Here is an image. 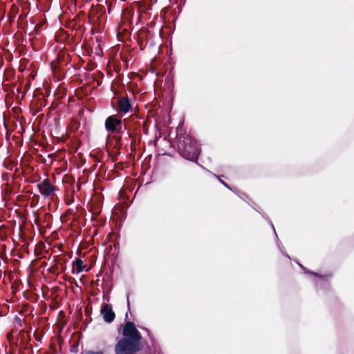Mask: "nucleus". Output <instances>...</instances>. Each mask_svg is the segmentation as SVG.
<instances>
[{
  "label": "nucleus",
  "instance_id": "5",
  "mask_svg": "<svg viewBox=\"0 0 354 354\" xmlns=\"http://www.w3.org/2000/svg\"><path fill=\"white\" fill-rule=\"evenodd\" d=\"M104 127L106 130L111 133H120L123 131L122 122L118 115H112L106 118Z\"/></svg>",
  "mask_w": 354,
  "mask_h": 354
},
{
  "label": "nucleus",
  "instance_id": "8",
  "mask_svg": "<svg viewBox=\"0 0 354 354\" xmlns=\"http://www.w3.org/2000/svg\"><path fill=\"white\" fill-rule=\"evenodd\" d=\"M112 215L113 221L122 222L127 218V212L124 208L118 207L113 209Z\"/></svg>",
  "mask_w": 354,
  "mask_h": 354
},
{
  "label": "nucleus",
  "instance_id": "2",
  "mask_svg": "<svg viewBox=\"0 0 354 354\" xmlns=\"http://www.w3.org/2000/svg\"><path fill=\"white\" fill-rule=\"evenodd\" d=\"M176 141L179 154L188 160L197 162L201 150L196 139L184 133L177 135Z\"/></svg>",
  "mask_w": 354,
  "mask_h": 354
},
{
  "label": "nucleus",
  "instance_id": "3",
  "mask_svg": "<svg viewBox=\"0 0 354 354\" xmlns=\"http://www.w3.org/2000/svg\"><path fill=\"white\" fill-rule=\"evenodd\" d=\"M155 34L147 28H141L138 32V44L140 50H143L146 46L150 47L156 45L154 40Z\"/></svg>",
  "mask_w": 354,
  "mask_h": 354
},
{
  "label": "nucleus",
  "instance_id": "7",
  "mask_svg": "<svg viewBox=\"0 0 354 354\" xmlns=\"http://www.w3.org/2000/svg\"><path fill=\"white\" fill-rule=\"evenodd\" d=\"M131 109V104L127 97H120L118 102V112L125 114Z\"/></svg>",
  "mask_w": 354,
  "mask_h": 354
},
{
  "label": "nucleus",
  "instance_id": "1",
  "mask_svg": "<svg viewBox=\"0 0 354 354\" xmlns=\"http://www.w3.org/2000/svg\"><path fill=\"white\" fill-rule=\"evenodd\" d=\"M122 335L124 338L115 345V354H134L142 349L140 343L142 335L137 330L134 323L128 322L125 324Z\"/></svg>",
  "mask_w": 354,
  "mask_h": 354
},
{
  "label": "nucleus",
  "instance_id": "17",
  "mask_svg": "<svg viewBox=\"0 0 354 354\" xmlns=\"http://www.w3.org/2000/svg\"><path fill=\"white\" fill-rule=\"evenodd\" d=\"M298 265L299 266V267H300L302 270H304L305 271V272H307V271H306V268H305L302 265H301V264H299V263H298Z\"/></svg>",
  "mask_w": 354,
  "mask_h": 354
},
{
  "label": "nucleus",
  "instance_id": "15",
  "mask_svg": "<svg viewBox=\"0 0 354 354\" xmlns=\"http://www.w3.org/2000/svg\"><path fill=\"white\" fill-rule=\"evenodd\" d=\"M73 201H74V199H73V198H71V199H68H68H66V203L67 205H70V204H71L72 203H73Z\"/></svg>",
  "mask_w": 354,
  "mask_h": 354
},
{
  "label": "nucleus",
  "instance_id": "20",
  "mask_svg": "<svg viewBox=\"0 0 354 354\" xmlns=\"http://www.w3.org/2000/svg\"><path fill=\"white\" fill-rule=\"evenodd\" d=\"M80 187H81V185H79L77 186L78 189H80Z\"/></svg>",
  "mask_w": 354,
  "mask_h": 354
},
{
  "label": "nucleus",
  "instance_id": "16",
  "mask_svg": "<svg viewBox=\"0 0 354 354\" xmlns=\"http://www.w3.org/2000/svg\"><path fill=\"white\" fill-rule=\"evenodd\" d=\"M17 93H21L22 92V88L21 86H18L16 89Z\"/></svg>",
  "mask_w": 354,
  "mask_h": 354
},
{
  "label": "nucleus",
  "instance_id": "14",
  "mask_svg": "<svg viewBox=\"0 0 354 354\" xmlns=\"http://www.w3.org/2000/svg\"><path fill=\"white\" fill-rule=\"evenodd\" d=\"M27 15H28V14H27V13H25V14H21V15H19V20H22V19H24L26 18Z\"/></svg>",
  "mask_w": 354,
  "mask_h": 354
},
{
  "label": "nucleus",
  "instance_id": "10",
  "mask_svg": "<svg viewBox=\"0 0 354 354\" xmlns=\"http://www.w3.org/2000/svg\"><path fill=\"white\" fill-rule=\"evenodd\" d=\"M271 223V227H272V230H274V234H275L276 236H277V233H276V231H275V229H274V226H273L272 223ZM277 247H278L279 250L281 251V252L283 254H284V255H285V256H286L288 259H290V256H289L288 254H286V252H285V248H283V246L282 245V243L279 241L278 237H277Z\"/></svg>",
  "mask_w": 354,
  "mask_h": 354
},
{
  "label": "nucleus",
  "instance_id": "4",
  "mask_svg": "<svg viewBox=\"0 0 354 354\" xmlns=\"http://www.w3.org/2000/svg\"><path fill=\"white\" fill-rule=\"evenodd\" d=\"M37 187L44 198H48L54 200L56 197L55 192L59 190V188L50 183L48 178H46L37 185Z\"/></svg>",
  "mask_w": 354,
  "mask_h": 354
},
{
  "label": "nucleus",
  "instance_id": "19",
  "mask_svg": "<svg viewBox=\"0 0 354 354\" xmlns=\"http://www.w3.org/2000/svg\"><path fill=\"white\" fill-rule=\"evenodd\" d=\"M25 94H26V91H24L22 93V95H21V99H24Z\"/></svg>",
  "mask_w": 354,
  "mask_h": 354
},
{
  "label": "nucleus",
  "instance_id": "11",
  "mask_svg": "<svg viewBox=\"0 0 354 354\" xmlns=\"http://www.w3.org/2000/svg\"><path fill=\"white\" fill-rule=\"evenodd\" d=\"M39 196L37 195V194H34L32 198L31 203L32 204L34 203L35 205H36L39 203Z\"/></svg>",
  "mask_w": 354,
  "mask_h": 354
},
{
  "label": "nucleus",
  "instance_id": "13",
  "mask_svg": "<svg viewBox=\"0 0 354 354\" xmlns=\"http://www.w3.org/2000/svg\"><path fill=\"white\" fill-rule=\"evenodd\" d=\"M85 354H104V353L101 351H88L85 353Z\"/></svg>",
  "mask_w": 354,
  "mask_h": 354
},
{
  "label": "nucleus",
  "instance_id": "12",
  "mask_svg": "<svg viewBox=\"0 0 354 354\" xmlns=\"http://www.w3.org/2000/svg\"><path fill=\"white\" fill-rule=\"evenodd\" d=\"M311 274L314 275V276H316V277H318L321 281H324V282H326L327 280H326V277L324 275H319L315 272H309Z\"/></svg>",
  "mask_w": 354,
  "mask_h": 354
},
{
  "label": "nucleus",
  "instance_id": "9",
  "mask_svg": "<svg viewBox=\"0 0 354 354\" xmlns=\"http://www.w3.org/2000/svg\"><path fill=\"white\" fill-rule=\"evenodd\" d=\"M73 267L75 268L77 273H80L84 270V263L80 259H76V260L73 262Z\"/></svg>",
  "mask_w": 354,
  "mask_h": 354
},
{
  "label": "nucleus",
  "instance_id": "6",
  "mask_svg": "<svg viewBox=\"0 0 354 354\" xmlns=\"http://www.w3.org/2000/svg\"><path fill=\"white\" fill-rule=\"evenodd\" d=\"M100 313L103 317V319L106 323H111L115 317V313L113 310L112 306L111 304L102 305Z\"/></svg>",
  "mask_w": 354,
  "mask_h": 354
},
{
  "label": "nucleus",
  "instance_id": "18",
  "mask_svg": "<svg viewBox=\"0 0 354 354\" xmlns=\"http://www.w3.org/2000/svg\"><path fill=\"white\" fill-rule=\"evenodd\" d=\"M94 214H95L93 213V215H92V216H91V221H95V220L96 219V218L93 216H94Z\"/></svg>",
  "mask_w": 354,
  "mask_h": 354
},
{
  "label": "nucleus",
  "instance_id": "21",
  "mask_svg": "<svg viewBox=\"0 0 354 354\" xmlns=\"http://www.w3.org/2000/svg\"><path fill=\"white\" fill-rule=\"evenodd\" d=\"M71 211L70 209H69V210H68V212H67V213H68H68H71Z\"/></svg>",
  "mask_w": 354,
  "mask_h": 354
}]
</instances>
